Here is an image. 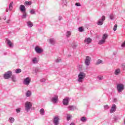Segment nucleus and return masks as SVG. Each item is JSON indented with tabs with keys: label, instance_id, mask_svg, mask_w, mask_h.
I'll list each match as a JSON object with an SVG mask.
<instances>
[{
	"label": "nucleus",
	"instance_id": "1",
	"mask_svg": "<svg viewBox=\"0 0 125 125\" xmlns=\"http://www.w3.org/2000/svg\"><path fill=\"white\" fill-rule=\"evenodd\" d=\"M84 78H85V74L83 72H80L78 75V81L79 83H83V80H84Z\"/></svg>",
	"mask_w": 125,
	"mask_h": 125
},
{
	"label": "nucleus",
	"instance_id": "2",
	"mask_svg": "<svg viewBox=\"0 0 125 125\" xmlns=\"http://www.w3.org/2000/svg\"><path fill=\"white\" fill-rule=\"evenodd\" d=\"M12 76V72L10 71H7L3 75L4 79H5V80H8V79H10V78H11Z\"/></svg>",
	"mask_w": 125,
	"mask_h": 125
},
{
	"label": "nucleus",
	"instance_id": "3",
	"mask_svg": "<svg viewBox=\"0 0 125 125\" xmlns=\"http://www.w3.org/2000/svg\"><path fill=\"white\" fill-rule=\"evenodd\" d=\"M32 103L30 102H26L25 103V110L28 112L29 110L32 107Z\"/></svg>",
	"mask_w": 125,
	"mask_h": 125
},
{
	"label": "nucleus",
	"instance_id": "4",
	"mask_svg": "<svg viewBox=\"0 0 125 125\" xmlns=\"http://www.w3.org/2000/svg\"><path fill=\"white\" fill-rule=\"evenodd\" d=\"M124 84L121 83L117 85V90L119 92H122L124 90Z\"/></svg>",
	"mask_w": 125,
	"mask_h": 125
},
{
	"label": "nucleus",
	"instance_id": "5",
	"mask_svg": "<svg viewBox=\"0 0 125 125\" xmlns=\"http://www.w3.org/2000/svg\"><path fill=\"white\" fill-rule=\"evenodd\" d=\"M105 16H103L102 17V19L98 21L97 23L98 25H99V26H102V25H103V22L105 21Z\"/></svg>",
	"mask_w": 125,
	"mask_h": 125
},
{
	"label": "nucleus",
	"instance_id": "6",
	"mask_svg": "<svg viewBox=\"0 0 125 125\" xmlns=\"http://www.w3.org/2000/svg\"><path fill=\"white\" fill-rule=\"evenodd\" d=\"M90 60L91 59L89 56L86 57V59L85 60V64L87 66H89V64H90Z\"/></svg>",
	"mask_w": 125,
	"mask_h": 125
},
{
	"label": "nucleus",
	"instance_id": "7",
	"mask_svg": "<svg viewBox=\"0 0 125 125\" xmlns=\"http://www.w3.org/2000/svg\"><path fill=\"white\" fill-rule=\"evenodd\" d=\"M62 104L67 106V105H69V98H66L63 100Z\"/></svg>",
	"mask_w": 125,
	"mask_h": 125
},
{
	"label": "nucleus",
	"instance_id": "8",
	"mask_svg": "<svg viewBox=\"0 0 125 125\" xmlns=\"http://www.w3.org/2000/svg\"><path fill=\"white\" fill-rule=\"evenodd\" d=\"M30 83H31V80L30 79V78H29V77L26 78L24 81V84H26L27 85H28V84H30Z\"/></svg>",
	"mask_w": 125,
	"mask_h": 125
},
{
	"label": "nucleus",
	"instance_id": "9",
	"mask_svg": "<svg viewBox=\"0 0 125 125\" xmlns=\"http://www.w3.org/2000/svg\"><path fill=\"white\" fill-rule=\"evenodd\" d=\"M59 122V118L58 117H55L54 118V123L55 124V125H58V124Z\"/></svg>",
	"mask_w": 125,
	"mask_h": 125
},
{
	"label": "nucleus",
	"instance_id": "10",
	"mask_svg": "<svg viewBox=\"0 0 125 125\" xmlns=\"http://www.w3.org/2000/svg\"><path fill=\"white\" fill-rule=\"evenodd\" d=\"M6 42L10 47H13V44L12 43L11 41H10V40L7 39Z\"/></svg>",
	"mask_w": 125,
	"mask_h": 125
},
{
	"label": "nucleus",
	"instance_id": "11",
	"mask_svg": "<svg viewBox=\"0 0 125 125\" xmlns=\"http://www.w3.org/2000/svg\"><path fill=\"white\" fill-rule=\"evenodd\" d=\"M35 51L37 53H42V49L39 48V47L37 46L35 47Z\"/></svg>",
	"mask_w": 125,
	"mask_h": 125
},
{
	"label": "nucleus",
	"instance_id": "12",
	"mask_svg": "<svg viewBox=\"0 0 125 125\" xmlns=\"http://www.w3.org/2000/svg\"><path fill=\"white\" fill-rule=\"evenodd\" d=\"M91 41L92 40L90 38H87L84 40V42L87 43V44H88V43H90V42H91Z\"/></svg>",
	"mask_w": 125,
	"mask_h": 125
},
{
	"label": "nucleus",
	"instance_id": "13",
	"mask_svg": "<svg viewBox=\"0 0 125 125\" xmlns=\"http://www.w3.org/2000/svg\"><path fill=\"white\" fill-rule=\"evenodd\" d=\"M116 109H117V106L115 104H113L110 110V113H114V112L116 111Z\"/></svg>",
	"mask_w": 125,
	"mask_h": 125
},
{
	"label": "nucleus",
	"instance_id": "14",
	"mask_svg": "<svg viewBox=\"0 0 125 125\" xmlns=\"http://www.w3.org/2000/svg\"><path fill=\"white\" fill-rule=\"evenodd\" d=\"M20 8L21 11H22V12L26 10V8L25 7V6L24 5H21Z\"/></svg>",
	"mask_w": 125,
	"mask_h": 125
},
{
	"label": "nucleus",
	"instance_id": "15",
	"mask_svg": "<svg viewBox=\"0 0 125 125\" xmlns=\"http://www.w3.org/2000/svg\"><path fill=\"white\" fill-rule=\"evenodd\" d=\"M57 100H58V97L56 96L52 99V102L53 103H56L57 102Z\"/></svg>",
	"mask_w": 125,
	"mask_h": 125
},
{
	"label": "nucleus",
	"instance_id": "16",
	"mask_svg": "<svg viewBox=\"0 0 125 125\" xmlns=\"http://www.w3.org/2000/svg\"><path fill=\"white\" fill-rule=\"evenodd\" d=\"M13 4V2H11L10 3V4L9 5V10H12V9L13 8V7L12 6V5Z\"/></svg>",
	"mask_w": 125,
	"mask_h": 125
},
{
	"label": "nucleus",
	"instance_id": "17",
	"mask_svg": "<svg viewBox=\"0 0 125 125\" xmlns=\"http://www.w3.org/2000/svg\"><path fill=\"white\" fill-rule=\"evenodd\" d=\"M107 38H108V34H104L103 35V37H102L103 40L106 41V39H107Z\"/></svg>",
	"mask_w": 125,
	"mask_h": 125
},
{
	"label": "nucleus",
	"instance_id": "18",
	"mask_svg": "<svg viewBox=\"0 0 125 125\" xmlns=\"http://www.w3.org/2000/svg\"><path fill=\"white\" fill-rule=\"evenodd\" d=\"M105 42H106V41L102 39V40L99 41V44H103L105 43Z\"/></svg>",
	"mask_w": 125,
	"mask_h": 125
},
{
	"label": "nucleus",
	"instance_id": "19",
	"mask_svg": "<svg viewBox=\"0 0 125 125\" xmlns=\"http://www.w3.org/2000/svg\"><path fill=\"white\" fill-rule=\"evenodd\" d=\"M25 5H31L32 4L31 1H26L24 3Z\"/></svg>",
	"mask_w": 125,
	"mask_h": 125
},
{
	"label": "nucleus",
	"instance_id": "20",
	"mask_svg": "<svg viewBox=\"0 0 125 125\" xmlns=\"http://www.w3.org/2000/svg\"><path fill=\"white\" fill-rule=\"evenodd\" d=\"M121 73V70L120 69H116L115 72V75H119Z\"/></svg>",
	"mask_w": 125,
	"mask_h": 125
},
{
	"label": "nucleus",
	"instance_id": "21",
	"mask_svg": "<svg viewBox=\"0 0 125 125\" xmlns=\"http://www.w3.org/2000/svg\"><path fill=\"white\" fill-rule=\"evenodd\" d=\"M27 25L28 27H30V28H32V27H33V23L31 21H28L27 22Z\"/></svg>",
	"mask_w": 125,
	"mask_h": 125
},
{
	"label": "nucleus",
	"instance_id": "22",
	"mask_svg": "<svg viewBox=\"0 0 125 125\" xmlns=\"http://www.w3.org/2000/svg\"><path fill=\"white\" fill-rule=\"evenodd\" d=\"M102 62H103V61L102 60H98L97 61L96 64L99 65V64H101V63H102Z\"/></svg>",
	"mask_w": 125,
	"mask_h": 125
},
{
	"label": "nucleus",
	"instance_id": "23",
	"mask_svg": "<svg viewBox=\"0 0 125 125\" xmlns=\"http://www.w3.org/2000/svg\"><path fill=\"white\" fill-rule=\"evenodd\" d=\"M31 91H27V92H26V96L27 97H29V96H31Z\"/></svg>",
	"mask_w": 125,
	"mask_h": 125
},
{
	"label": "nucleus",
	"instance_id": "24",
	"mask_svg": "<svg viewBox=\"0 0 125 125\" xmlns=\"http://www.w3.org/2000/svg\"><path fill=\"white\" fill-rule=\"evenodd\" d=\"M21 69H17L16 70L15 72L16 74H19V73H21Z\"/></svg>",
	"mask_w": 125,
	"mask_h": 125
},
{
	"label": "nucleus",
	"instance_id": "25",
	"mask_svg": "<svg viewBox=\"0 0 125 125\" xmlns=\"http://www.w3.org/2000/svg\"><path fill=\"white\" fill-rule=\"evenodd\" d=\"M71 36V32L67 31L66 33V37L67 38H69Z\"/></svg>",
	"mask_w": 125,
	"mask_h": 125
},
{
	"label": "nucleus",
	"instance_id": "26",
	"mask_svg": "<svg viewBox=\"0 0 125 125\" xmlns=\"http://www.w3.org/2000/svg\"><path fill=\"white\" fill-rule=\"evenodd\" d=\"M40 112L41 115H43L44 114V109L42 108L40 110Z\"/></svg>",
	"mask_w": 125,
	"mask_h": 125
},
{
	"label": "nucleus",
	"instance_id": "27",
	"mask_svg": "<svg viewBox=\"0 0 125 125\" xmlns=\"http://www.w3.org/2000/svg\"><path fill=\"white\" fill-rule=\"evenodd\" d=\"M50 42L51 43H52V44L55 43V41L53 39H50Z\"/></svg>",
	"mask_w": 125,
	"mask_h": 125
},
{
	"label": "nucleus",
	"instance_id": "28",
	"mask_svg": "<svg viewBox=\"0 0 125 125\" xmlns=\"http://www.w3.org/2000/svg\"><path fill=\"white\" fill-rule=\"evenodd\" d=\"M117 28H118V25L117 24H115L113 27V30L114 31H117Z\"/></svg>",
	"mask_w": 125,
	"mask_h": 125
},
{
	"label": "nucleus",
	"instance_id": "29",
	"mask_svg": "<svg viewBox=\"0 0 125 125\" xmlns=\"http://www.w3.org/2000/svg\"><path fill=\"white\" fill-rule=\"evenodd\" d=\"M9 121L10 123H13V122H14V118H9Z\"/></svg>",
	"mask_w": 125,
	"mask_h": 125
},
{
	"label": "nucleus",
	"instance_id": "30",
	"mask_svg": "<svg viewBox=\"0 0 125 125\" xmlns=\"http://www.w3.org/2000/svg\"><path fill=\"white\" fill-rule=\"evenodd\" d=\"M12 80L13 82H16V79L15 78V76H14V75H12Z\"/></svg>",
	"mask_w": 125,
	"mask_h": 125
},
{
	"label": "nucleus",
	"instance_id": "31",
	"mask_svg": "<svg viewBox=\"0 0 125 125\" xmlns=\"http://www.w3.org/2000/svg\"><path fill=\"white\" fill-rule=\"evenodd\" d=\"M81 121L82 122H85V121H86V118L84 117H83L81 118Z\"/></svg>",
	"mask_w": 125,
	"mask_h": 125
},
{
	"label": "nucleus",
	"instance_id": "32",
	"mask_svg": "<svg viewBox=\"0 0 125 125\" xmlns=\"http://www.w3.org/2000/svg\"><path fill=\"white\" fill-rule=\"evenodd\" d=\"M79 32H83V27H79Z\"/></svg>",
	"mask_w": 125,
	"mask_h": 125
},
{
	"label": "nucleus",
	"instance_id": "33",
	"mask_svg": "<svg viewBox=\"0 0 125 125\" xmlns=\"http://www.w3.org/2000/svg\"><path fill=\"white\" fill-rule=\"evenodd\" d=\"M30 13L31 14H35V10H31Z\"/></svg>",
	"mask_w": 125,
	"mask_h": 125
},
{
	"label": "nucleus",
	"instance_id": "34",
	"mask_svg": "<svg viewBox=\"0 0 125 125\" xmlns=\"http://www.w3.org/2000/svg\"><path fill=\"white\" fill-rule=\"evenodd\" d=\"M122 68L123 69V70H125V63L122 64Z\"/></svg>",
	"mask_w": 125,
	"mask_h": 125
},
{
	"label": "nucleus",
	"instance_id": "35",
	"mask_svg": "<svg viewBox=\"0 0 125 125\" xmlns=\"http://www.w3.org/2000/svg\"><path fill=\"white\" fill-rule=\"evenodd\" d=\"M71 118H72V116L68 115L67 116V121H69V120H71Z\"/></svg>",
	"mask_w": 125,
	"mask_h": 125
},
{
	"label": "nucleus",
	"instance_id": "36",
	"mask_svg": "<svg viewBox=\"0 0 125 125\" xmlns=\"http://www.w3.org/2000/svg\"><path fill=\"white\" fill-rule=\"evenodd\" d=\"M69 108H70V110H74V109H75V107H74V106H69Z\"/></svg>",
	"mask_w": 125,
	"mask_h": 125
},
{
	"label": "nucleus",
	"instance_id": "37",
	"mask_svg": "<svg viewBox=\"0 0 125 125\" xmlns=\"http://www.w3.org/2000/svg\"><path fill=\"white\" fill-rule=\"evenodd\" d=\"M26 16H27V14H26V13H24L22 16V18H26Z\"/></svg>",
	"mask_w": 125,
	"mask_h": 125
},
{
	"label": "nucleus",
	"instance_id": "38",
	"mask_svg": "<svg viewBox=\"0 0 125 125\" xmlns=\"http://www.w3.org/2000/svg\"><path fill=\"white\" fill-rule=\"evenodd\" d=\"M98 79L100 81H101V80H103V77L99 76V77H98Z\"/></svg>",
	"mask_w": 125,
	"mask_h": 125
},
{
	"label": "nucleus",
	"instance_id": "39",
	"mask_svg": "<svg viewBox=\"0 0 125 125\" xmlns=\"http://www.w3.org/2000/svg\"><path fill=\"white\" fill-rule=\"evenodd\" d=\"M121 46H122V47H125V41H124V42H123V43L122 44Z\"/></svg>",
	"mask_w": 125,
	"mask_h": 125
},
{
	"label": "nucleus",
	"instance_id": "40",
	"mask_svg": "<svg viewBox=\"0 0 125 125\" xmlns=\"http://www.w3.org/2000/svg\"><path fill=\"white\" fill-rule=\"evenodd\" d=\"M75 5H76V6H81V3L78 2V3H76L75 4Z\"/></svg>",
	"mask_w": 125,
	"mask_h": 125
},
{
	"label": "nucleus",
	"instance_id": "41",
	"mask_svg": "<svg viewBox=\"0 0 125 125\" xmlns=\"http://www.w3.org/2000/svg\"><path fill=\"white\" fill-rule=\"evenodd\" d=\"M56 62H57V63H59V62H61V59H57L56 60Z\"/></svg>",
	"mask_w": 125,
	"mask_h": 125
},
{
	"label": "nucleus",
	"instance_id": "42",
	"mask_svg": "<svg viewBox=\"0 0 125 125\" xmlns=\"http://www.w3.org/2000/svg\"><path fill=\"white\" fill-rule=\"evenodd\" d=\"M33 62L35 63V62H37V58H34L33 59Z\"/></svg>",
	"mask_w": 125,
	"mask_h": 125
},
{
	"label": "nucleus",
	"instance_id": "43",
	"mask_svg": "<svg viewBox=\"0 0 125 125\" xmlns=\"http://www.w3.org/2000/svg\"><path fill=\"white\" fill-rule=\"evenodd\" d=\"M20 111H21L20 108H18L16 109L17 113H20Z\"/></svg>",
	"mask_w": 125,
	"mask_h": 125
},
{
	"label": "nucleus",
	"instance_id": "44",
	"mask_svg": "<svg viewBox=\"0 0 125 125\" xmlns=\"http://www.w3.org/2000/svg\"><path fill=\"white\" fill-rule=\"evenodd\" d=\"M110 19H111V20H113V19H114V16L111 15L110 16Z\"/></svg>",
	"mask_w": 125,
	"mask_h": 125
},
{
	"label": "nucleus",
	"instance_id": "45",
	"mask_svg": "<svg viewBox=\"0 0 125 125\" xmlns=\"http://www.w3.org/2000/svg\"><path fill=\"white\" fill-rule=\"evenodd\" d=\"M104 107L105 109H108V108H109V106H108V105H105Z\"/></svg>",
	"mask_w": 125,
	"mask_h": 125
},
{
	"label": "nucleus",
	"instance_id": "46",
	"mask_svg": "<svg viewBox=\"0 0 125 125\" xmlns=\"http://www.w3.org/2000/svg\"><path fill=\"white\" fill-rule=\"evenodd\" d=\"M10 20H8L7 21H6V23H10Z\"/></svg>",
	"mask_w": 125,
	"mask_h": 125
},
{
	"label": "nucleus",
	"instance_id": "47",
	"mask_svg": "<svg viewBox=\"0 0 125 125\" xmlns=\"http://www.w3.org/2000/svg\"><path fill=\"white\" fill-rule=\"evenodd\" d=\"M70 125H75V123H71L70 124Z\"/></svg>",
	"mask_w": 125,
	"mask_h": 125
},
{
	"label": "nucleus",
	"instance_id": "48",
	"mask_svg": "<svg viewBox=\"0 0 125 125\" xmlns=\"http://www.w3.org/2000/svg\"><path fill=\"white\" fill-rule=\"evenodd\" d=\"M4 20H6V17H5V18H4Z\"/></svg>",
	"mask_w": 125,
	"mask_h": 125
},
{
	"label": "nucleus",
	"instance_id": "49",
	"mask_svg": "<svg viewBox=\"0 0 125 125\" xmlns=\"http://www.w3.org/2000/svg\"><path fill=\"white\" fill-rule=\"evenodd\" d=\"M6 12H8V10H6Z\"/></svg>",
	"mask_w": 125,
	"mask_h": 125
},
{
	"label": "nucleus",
	"instance_id": "50",
	"mask_svg": "<svg viewBox=\"0 0 125 125\" xmlns=\"http://www.w3.org/2000/svg\"><path fill=\"white\" fill-rule=\"evenodd\" d=\"M0 20H1L0 18Z\"/></svg>",
	"mask_w": 125,
	"mask_h": 125
}]
</instances>
